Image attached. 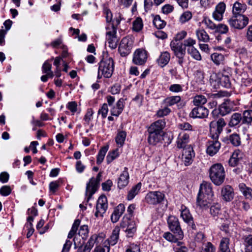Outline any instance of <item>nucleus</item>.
Segmentation results:
<instances>
[{"label":"nucleus","instance_id":"f257e3e1","mask_svg":"<svg viewBox=\"0 0 252 252\" xmlns=\"http://www.w3.org/2000/svg\"><path fill=\"white\" fill-rule=\"evenodd\" d=\"M166 122L164 120H158L152 123L148 128V141L150 144L155 145L161 141Z\"/></svg>","mask_w":252,"mask_h":252},{"label":"nucleus","instance_id":"f03ea898","mask_svg":"<svg viewBox=\"0 0 252 252\" xmlns=\"http://www.w3.org/2000/svg\"><path fill=\"white\" fill-rule=\"evenodd\" d=\"M213 196L212 185L210 183L203 182L200 186L196 199L197 205L201 208L208 206L209 201Z\"/></svg>","mask_w":252,"mask_h":252},{"label":"nucleus","instance_id":"7ed1b4c3","mask_svg":"<svg viewBox=\"0 0 252 252\" xmlns=\"http://www.w3.org/2000/svg\"><path fill=\"white\" fill-rule=\"evenodd\" d=\"M209 176L212 182L217 186L221 185L224 181L225 172L220 163L212 165L209 169Z\"/></svg>","mask_w":252,"mask_h":252},{"label":"nucleus","instance_id":"20e7f679","mask_svg":"<svg viewBox=\"0 0 252 252\" xmlns=\"http://www.w3.org/2000/svg\"><path fill=\"white\" fill-rule=\"evenodd\" d=\"M114 68V63L113 59L107 56L104 55L99 63V72H101L105 78L111 77Z\"/></svg>","mask_w":252,"mask_h":252},{"label":"nucleus","instance_id":"39448f33","mask_svg":"<svg viewBox=\"0 0 252 252\" xmlns=\"http://www.w3.org/2000/svg\"><path fill=\"white\" fill-rule=\"evenodd\" d=\"M98 239L101 240L102 237L97 234L93 235L83 248L82 244L84 243V240L82 242L81 240L78 241V237H74L73 241L75 248H78V252H90L94 243L98 242Z\"/></svg>","mask_w":252,"mask_h":252},{"label":"nucleus","instance_id":"423d86ee","mask_svg":"<svg viewBox=\"0 0 252 252\" xmlns=\"http://www.w3.org/2000/svg\"><path fill=\"white\" fill-rule=\"evenodd\" d=\"M227 22L231 28L242 30L249 24V18L246 15H232Z\"/></svg>","mask_w":252,"mask_h":252},{"label":"nucleus","instance_id":"0eeeda50","mask_svg":"<svg viewBox=\"0 0 252 252\" xmlns=\"http://www.w3.org/2000/svg\"><path fill=\"white\" fill-rule=\"evenodd\" d=\"M226 123L223 118L211 121L209 124L210 136L212 139H219Z\"/></svg>","mask_w":252,"mask_h":252},{"label":"nucleus","instance_id":"6e6552de","mask_svg":"<svg viewBox=\"0 0 252 252\" xmlns=\"http://www.w3.org/2000/svg\"><path fill=\"white\" fill-rule=\"evenodd\" d=\"M101 177L102 173L101 172H99L95 178L92 177L87 184L85 193L87 197V201H89V200L91 199L93 195L97 190Z\"/></svg>","mask_w":252,"mask_h":252},{"label":"nucleus","instance_id":"1a4fd4ad","mask_svg":"<svg viewBox=\"0 0 252 252\" xmlns=\"http://www.w3.org/2000/svg\"><path fill=\"white\" fill-rule=\"evenodd\" d=\"M234 106L235 104L233 101L227 99L219 106L218 109L213 110L211 114L214 119H216L218 114L222 116H225L234 110Z\"/></svg>","mask_w":252,"mask_h":252},{"label":"nucleus","instance_id":"9d476101","mask_svg":"<svg viewBox=\"0 0 252 252\" xmlns=\"http://www.w3.org/2000/svg\"><path fill=\"white\" fill-rule=\"evenodd\" d=\"M106 39L108 42V46L112 49L117 48L119 38L117 37L116 27L114 24H112L111 27H106Z\"/></svg>","mask_w":252,"mask_h":252},{"label":"nucleus","instance_id":"9b49d317","mask_svg":"<svg viewBox=\"0 0 252 252\" xmlns=\"http://www.w3.org/2000/svg\"><path fill=\"white\" fill-rule=\"evenodd\" d=\"M167 223L169 229L179 239H182L184 234L178 219L174 216H171L168 219Z\"/></svg>","mask_w":252,"mask_h":252},{"label":"nucleus","instance_id":"f8f14e48","mask_svg":"<svg viewBox=\"0 0 252 252\" xmlns=\"http://www.w3.org/2000/svg\"><path fill=\"white\" fill-rule=\"evenodd\" d=\"M165 198L163 193L159 191H150L145 198V201L151 205H157L161 203Z\"/></svg>","mask_w":252,"mask_h":252},{"label":"nucleus","instance_id":"ddd939ff","mask_svg":"<svg viewBox=\"0 0 252 252\" xmlns=\"http://www.w3.org/2000/svg\"><path fill=\"white\" fill-rule=\"evenodd\" d=\"M147 58V51L144 49L139 48L134 52L132 62L135 64L142 65L146 63Z\"/></svg>","mask_w":252,"mask_h":252},{"label":"nucleus","instance_id":"4468645a","mask_svg":"<svg viewBox=\"0 0 252 252\" xmlns=\"http://www.w3.org/2000/svg\"><path fill=\"white\" fill-rule=\"evenodd\" d=\"M132 41L128 37L123 38L119 47V52L122 57L127 56L131 52L132 47Z\"/></svg>","mask_w":252,"mask_h":252},{"label":"nucleus","instance_id":"2eb2a0df","mask_svg":"<svg viewBox=\"0 0 252 252\" xmlns=\"http://www.w3.org/2000/svg\"><path fill=\"white\" fill-rule=\"evenodd\" d=\"M107 199L105 195H101L97 201L95 216L96 217H102L107 209Z\"/></svg>","mask_w":252,"mask_h":252},{"label":"nucleus","instance_id":"dca6fc26","mask_svg":"<svg viewBox=\"0 0 252 252\" xmlns=\"http://www.w3.org/2000/svg\"><path fill=\"white\" fill-rule=\"evenodd\" d=\"M194 157L195 153L191 146H188L183 149L182 160L186 166H189L192 163Z\"/></svg>","mask_w":252,"mask_h":252},{"label":"nucleus","instance_id":"f3484780","mask_svg":"<svg viewBox=\"0 0 252 252\" xmlns=\"http://www.w3.org/2000/svg\"><path fill=\"white\" fill-rule=\"evenodd\" d=\"M209 140L207 143V153L210 156H213L216 154L220 148V143L218 141V139H212Z\"/></svg>","mask_w":252,"mask_h":252},{"label":"nucleus","instance_id":"a211bd4d","mask_svg":"<svg viewBox=\"0 0 252 252\" xmlns=\"http://www.w3.org/2000/svg\"><path fill=\"white\" fill-rule=\"evenodd\" d=\"M209 110L203 106H196L193 108L189 114L193 118H204L208 116Z\"/></svg>","mask_w":252,"mask_h":252},{"label":"nucleus","instance_id":"6ab92c4d","mask_svg":"<svg viewBox=\"0 0 252 252\" xmlns=\"http://www.w3.org/2000/svg\"><path fill=\"white\" fill-rule=\"evenodd\" d=\"M189 141V135L185 132H180L177 137L176 141L177 147L179 149H185L188 146H191L188 145Z\"/></svg>","mask_w":252,"mask_h":252},{"label":"nucleus","instance_id":"aec40b11","mask_svg":"<svg viewBox=\"0 0 252 252\" xmlns=\"http://www.w3.org/2000/svg\"><path fill=\"white\" fill-rule=\"evenodd\" d=\"M226 8V5L223 2L219 3L215 7V10L213 13V17L218 21H220L223 19V14Z\"/></svg>","mask_w":252,"mask_h":252},{"label":"nucleus","instance_id":"412c9836","mask_svg":"<svg viewBox=\"0 0 252 252\" xmlns=\"http://www.w3.org/2000/svg\"><path fill=\"white\" fill-rule=\"evenodd\" d=\"M125 106V99L120 98L115 105L112 106L110 110L111 115L113 116L118 117L123 112Z\"/></svg>","mask_w":252,"mask_h":252},{"label":"nucleus","instance_id":"4be33fe9","mask_svg":"<svg viewBox=\"0 0 252 252\" xmlns=\"http://www.w3.org/2000/svg\"><path fill=\"white\" fill-rule=\"evenodd\" d=\"M183 46L182 42H177L176 41H172L170 43L171 49L174 52L175 56L186 55V48L183 47Z\"/></svg>","mask_w":252,"mask_h":252},{"label":"nucleus","instance_id":"5701e85b","mask_svg":"<svg viewBox=\"0 0 252 252\" xmlns=\"http://www.w3.org/2000/svg\"><path fill=\"white\" fill-rule=\"evenodd\" d=\"M181 217L184 221L188 223L192 229L195 230L196 229V225L194 223L193 217L188 209L186 208L183 209L181 211Z\"/></svg>","mask_w":252,"mask_h":252},{"label":"nucleus","instance_id":"b1692460","mask_svg":"<svg viewBox=\"0 0 252 252\" xmlns=\"http://www.w3.org/2000/svg\"><path fill=\"white\" fill-rule=\"evenodd\" d=\"M129 182V174L128 168L125 167L122 173L121 174L118 181V188L122 189L126 187Z\"/></svg>","mask_w":252,"mask_h":252},{"label":"nucleus","instance_id":"393cba45","mask_svg":"<svg viewBox=\"0 0 252 252\" xmlns=\"http://www.w3.org/2000/svg\"><path fill=\"white\" fill-rule=\"evenodd\" d=\"M125 206L124 204L121 203L119 204L115 209L113 213L111 215V219L113 222H117L121 216L125 211Z\"/></svg>","mask_w":252,"mask_h":252},{"label":"nucleus","instance_id":"a878e982","mask_svg":"<svg viewBox=\"0 0 252 252\" xmlns=\"http://www.w3.org/2000/svg\"><path fill=\"white\" fill-rule=\"evenodd\" d=\"M120 231V227L116 226L113 230L110 238L104 242V244L109 245V246H114L116 244L119 238Z\"/></svg>","mask_w":252,"mask_h":252},{"label":"nucleus","instance_id":"bb28decb","mask_svg":"<svg viewBox=\"0 0 252 252\" xmlns=\"http://www.w3.org/2000/svg\"><path fill=\"white\" fill-rule=\"evenodd\" d=\"M221 195L225 201H231L234 197L233 188L229 185L224 186L221 189Z\"/></svg>","mask_w":252,"mask_h":252},{"label":"nucleus","instance_id":"cd10ccee","mask_svg":"<svg viewBox=\"0 0 252 252\" xmlns=\"http://www.w3.org/2000/svg\"><path fill=\"white\" fill-rule=\"evenodd\" d=\"M170 58V54L167 51H164L160 53L157 60V63L159 66L163 67L168 63Z\"/></svg>","mask_w":252,"mask_h":252},{"label":"nucleus","instance_id":"c85d7f7f","mask_svg":"<svg viewBox=\"0 0 252 252\" xmlns=\"http://www.w3.org/2000/svg\"><path fill=\"white\" fill-rule=\"evenodd\" d=\"M247 8V5L244 3L236 1L232 7V15H244Z\"/></svg>","mask_w":252,"mask_h":252},{"label":"nucleus","instance_id":"c756f323","mask_svg":"<svg viewBox=\"0 0 252 252\" xmlns=\"http://www.w3.org/2000/svg\"><path fill=\"white\" fill-rule=\"evenodd\" d=\"M242 159V155L240 151H235L229 160V164L231 166L238 165Z\"/></svg>","mask_w":252,"mask_h":252},{"label":"nucleus","instance_id":"7c9ffc66","mask_svg":"<svg viewBox=\"0 0 252 252\" xmlns=\"http://www.w3.org/2000/svg\"><path fill=\"white\" fill-rule=\"evenodd\" d=\"M229 244L230 239L228 237H222L219 245V252H231Z\"/></svg>","mask_w":252,"mask_h":252},{"label":"nucleus","instance_id":"2f4dec72","mask_svg":"<svg viewBox=\"0 0 252 252\" xmlns=\"http://www.w3.org/2000/svg\"><path fill=\"white\" fill-rule=\"evenodd\" d=\"M142 184L141 183H138L135 186H133L132 188L128 192L126 199L128 200L133 199L134 197L137 195L141 188Z\"/></svg>","mask_w":252,"mask_h":252},{"label":"nucleus","instance_id":"473e14b6","mask_svg":"<svg viewBox=\"0 0 252 252\" xmlns=\"http://www.w3.org/2000/svg\"><path fill=\"white\" fill-rule=\"evenodd\" d=\"M239 188L246 199H252V189L251 188L247 187L244 183H240Z\"/></svg>","mask_w":252,"mask_h":252},{"label":"nucleus","instance_id":"72a5a7b5","mask_svg":"<svg viewBox=\"0 0 252 252\" xmlns=\"http://www.w3.org/2000/svg\"><path fill=\"white\" fill-rule=\"evenodd\" d=\"M136 226L134 221L127 220V228L126 232L128 237H132L136 231Z\"/></svg>","mask_w":252,"mask_h":252},{"label":"nucleus","instance_id":"f704fd0d","mask_svg":"<svg viewBox=\"0 0 252 252\" xmlns=\"http://www.w3.org/2000/svg\"><path fill=\"white\" fill-rule=\"evenodd\" d=\"M126 137V132L125 131H118L115 137L116 144L120 147H122L124 144Z\"/></svg>","mask_w":252,"mask_h":252},{"label":"nucleus","instance_id":"c9c22d12","mask_svg":"<svg viewBox=\"0 0 252 252\" xmlns=\"http://www.w3.org/2000/svg\"><path fill=\"white\" fill-rule=\"evenodd\" d=\"M220 73H213L210 78V82L211 85L216 89L219 88L220 87Z\"/></svg>","mask_w":252,"mask_h":252},{"label":"nucleus","instance_id":"e433bc0d","mask_svg":"<svg viewBox=\"0 0 252 252\" xmlns=\"http://www.w3.org/2000/svg\"><path fill=\"white\" fill-rule=\"evenodd\" d=\"M242 117V124H247L248 125H251L252 123V110H245L243 113Z\"/></svg>","mask_w":252,"mask_h":252},{"label":"nucleus","instance_id":"4c0bfd02","mask_svg":"<svg viewBox=\"0 0 252 252\" xmlns=\"http://www.w3.org/2000/svg\"><path fill=\"white\" fill-rule=\"evenodd\" d=\"M196 35L199 41L207 42L209 41V36L204 29H199L196 31Z\"/></svg>","mask_w":252,"mask_h":252},{"label":"nucleus","instance_id":"58836bf2","mask_svg":"<svg viewBox=\"0 0 252 252\" xmlns=\"http://www.w3.org/2000/svg\"><path fill=\"white\" fill-rule=\"evenodd\" d=\"M242 117L241 114L239 113H235L233 114L231 117L229 123L230 126H234L238 125L241 122H242Z\"/></svg>","mask_w":252,"mask_h":252},{"label":"nucleus","instance_id":"ea45409f","mask_svg":"<svg viewBox=\"0 0 252 252\" xmlns=\"http://www.w3.org/2000/svg\"><path fill=\"white\" fill-rule=\"evenodd\" d=\"M89 233V229L88 225H83L81 226L79 230L78 235H75V237H78V241L81 240L80 237L82 238V241L85 240L88 237Z\"/></svg>","mask_w":252,"mask_h":252},{"label":"nucleus","instance_id":"a19ab883","mask_svg":"<svg viewBox=\"0 0 252 252\" xmlns=\"http://www.w3.org/2000/svg\"><path fill=\"white\" fill-rule=\"evenodd\" d=\"M240 80L242 87H249L252 83V79L246 72H243L240 75Z\"/></svg>","mask_w":252,"mask_h":252},{"label":"nucleus","instance_id":"79ce46f5","mask_svg":"<svg viewBox=\"0 0 252 252\" xmlns=\"http://www.w3.org/2000/svg\"><path fill=\"white\" fill-rule=\"evenodd\" d=\"M181 100L180 96H172L164 99L163 102L167 106H172L179 102Z\"/></svg>","mask_w":252,"mask_h":252},{"label":"nucleus","instance_id":"37998d69","mask_svg":"<svg viewBox=\"0 0 252 252\" xmlns=\"http://www.w3.org/2000/svg\"><path fill=\"white\" fill-rule=\"evenodd\" d=\"M220 87L227 89L231 88L232 85L229 77L222 73H220Z\"/></svg>","mask_w":252,"mask_h":252},{"label":"nucleus","instance_id":"c03bdc74","mask_svg":"<svg viewBox=\"0 0 252 252\" xmlns=\"http://www.w3.org/2000/svg\"><path fill=\"white\" fill-rule=\"evenodd\" d=\"M210 213L214 218L218 217L219 215H221L220 205L216 203L212 205L210 208Z\"/></svg>","mask_w":252,"mask_h":252},{"label":"nucleus","instance_id":"a18cd8bd","mask_svg":"<svg viewBox=\"0 0 252 252\" xmlns=\"http://www.w3.org/2000/svg\"><path fill=\"white\" fill-rule=\"evenodd\" d=\"M143 27V23L142 19L138 17L132 23V30L136 32H140Z\"/></svg>","mask_w":252,"mask_h":252},{"label":"nucleus","instance_id":"49530a36","mask_svg":"<svg viewBox=\"0 0 252 252\" xmlns=\"http://www.w3.org/2000/svg\"><path fill=\"white\" fill-rule=\"evenodd\" d=\"M108 150V148L106 146L103 147L100 149L97 155V164H100L102 163Z\"/></svg>","mask_w":252,"mask_h":252},{"label":"nucleus","instance_id":"de8ad7c7","mask_svg":"<svg viewBox=\"0 0 252 252\" xmlns=\"http://www.w3.org/2000/svg\"><path fill=\"white\" fill-rule=\"evenodd\" d=\"M212 61L217 65H220L222 63L224 60V56L220 53H214L211 56Z\"/></svg>","mask_w":252,"mask_h":252},{"label":"nucleus","instance_id":"09e8293b","mask_svg":"<svg viewBox=\"0 0 252 252\" xmlns=\"http://www.w3.org/2000/svg\"><path fill=\"white\" fill-rule=\"evenodd\" d=\"M80 222L81 221L79 219H76L75 220L72 226L71 229L68 234L67 238L68 239L72 238L76 234L78 226L80 224Z\"/></svg>","mask_w":252,"mask_h":252},{"label":"nucleus","instance_id":"8fccbe9b","mask_svg":"<svg viewBox=\"0 0 252 252\" xmlns=\"http://www.w3.org/2000/svg\"><path fill=\"white\" fill-rule=\"evenodd\" d=\"M187 52L194 60L197 61L201 60V56L199 51L194 47L188 48Z\"/></svg>","mask_w":252,"mask_h":252},{"label":"nucleus","instance_id":"3c124183","mask_svg":"<svg viewBox=\"0 0 252 252\" xmlns=\"http://www.w3.org/2000/svg\"><path fill=\"white\" fill-rule=\"evenodd\" d=\"M207 99L202 95H198L194 97L193 102L196 106H202V105L206 103Z\"/></svg>","mask_w":252,"mask_h":252},{"label":"nucleus","instance_id":"603ef678","mask_svg":"<svg viewBox=\"0 0 252 252\" xmlns=\"http://www.w3.org/2000/svg\"><path fill=\"white\" fill-rule=\"evenodd\" d=\"M153 24L158 29H161L163 28L166 25V22L161 20L159 15H156L154 20Z\"/></svg>","mask_w":252,"mask_h":252},{"label":"nucleus","instance_id":"864d4df0","mask_svg":"<svg viewBox=\"0 0 252 252\" xmlns=\"http://www.w3.org/2000/svg\"><path fill=\"white\" fill-rule=\"evenodd\" d=\"M229 140L234 146H238L241 144V139L238 134L233 133L230 135Z\"/></svg>","mask_w":252,"mask_h":252},{"label":"nucleus","instance_id":"5fc2aeb1","mask_svg":"<svg viewBox=\"0 0 252 252\" xmlns=\"http://www.w3.org/2000/svg\"><path fill=\"white\" fill-rule=\"evenodd\" d=\"M119 156L118 149H115L112 152H110L106 157L107 163H110Z\"/></svg>","mask_w":252,"mask_h":252},{"label":"nucleus","instance_id":"6e6d98bb","mask_svg":"<svg viewBox=\"0 0 252 252\" xmlns=\"http://www.w3.org/2000/svg\"><path fill=\"white\" fill-rule=\"evenodd\" d=\"M202 23L204 24L206 27L210 30H215L217 27V25L213 23L209 18L204 17Z\"/></svg>","mask_w":252,"mask_h":252},{"label":"nucleus","instance_id":"4d7b16f0","mask_svg":"<svg viewBox=\"0 0 252 252\" xmlns=\"http://www.w3.org/2000/svg\"><path fill=\"white\" fill-rule=\"evenodd\" d=\"M135 204H132L129 205L127 210L128 215H125L123 218V220L125 221H126V220H129L130 218L132 216L133 211L135 210Z\"/></svg>","mask_w":252,"mask_h":252},{"label":"nucleus","instance_id":"13d9d810","mask_svg":"<svg viewBox=\"0 0 252 252\" xmlns=\"http://www.w3.org/2000/svg\"><path fill=\"white\" fill-rule=\"evenodd\" d=\"M126 252H140V246L134 243H130L126 246Z\"/></svg>","mask_w":252,"mask_h":252},{"label":"nucleus","instance_id":"bf43d9fd","mask_svg":"<svg viewBox=\"0 0 252 252\" xmlns=\"http://www.w3.org/2000/svg\"><path fill=\"white\" fill-rule=\"evenodd\" d=\"M176 237H177L176 235L174 236L169 232H166L163 235V237L165 239L172 243H176L177 242V238Z\"/></svg>","mask_w":252,"mask_h":252},{"label":"nucleus","instance_id":"052dcab7","mask_svg":"<svg viewBox=\"0 0 252 252\" xmlns=\"http://www.w3.org/2000/svg\"><path fill=\"white\" fill-rule=\"evenodd\" d=\"M192 13L189 11L184 12L180 18V21L182 23H185L189 21L192 18Z\"/></svg>","mask_w":252,"mask_h":252},{"label":"nucleus","instance_id":"680f3d73","mask_svg":"<svg viewBox=\"0 0 252 252\" xmlns=\"http://www.w3.org/2000/svg\"><path fill=\"white\" fill-rule=\"evenodd\" d=\"M216 31L220 32L221 34L226 33L229 30L228 27L227 25L223 24H219L217 25Z\"/></svg>","mask_w":252,"mask_h":252},{"label":"nucleus","instance_id":"e2e57ef3","mask_svg":"<svg viewBox=\"0 0 252 252\" xmlns=\"http://www.w3.org/2000/svg\"><path fill=\"white\" fill-rule=\"evenodd\" d=\"M171 112V109L166 106L163 108L159 109L157 112V115L159 117H163L169 114Z\"/></svg>","mask_w":252,"mask_h":252},{"label":"nucleus","instance_id":"0e129e2a","mask_svg":"<svg viewBox=\"0 0 252 252\" xmlns=\"http://www.w3.org/2000/svg\"><path fill=\"white\" fill-rule=\"evenodd\" d=\"M178 127L183 130L185 131H191L192 130V126L189 123L187 122H183L180 124H179L178 125Z\"/></svg>","mask_w":252,"mask_h":252},{"label":"nucleus","instance_id":"69168bd1","mask_svg":"<svg viewBox=\"0 0 252 252\" xmlns=\"http://www.w3.org/2000/svg\"><path fill=\"white\" fill-rule=\"evenodd\" d=\"M183 44L185 48L194 47L193 46L196 44V40L191 38H188L184 41Z\"/></svg>","mask_w":252,"mask_h":252},{"label":"nucleus","instance_id":"338daca9","mask_svg":"<svg viewBox=\"0 0 252 252\" xmlns=\"http://www.w3.org/2000/svg\"><path fill=\"white\" fill-rule=\"evenodd\" d=\"M109 246L104 244L103 247L100 246L95 247L93 252H109Z\"/></svg>","mask_w":252,"mask_h":252},{"label":"nucleus","instance_id":"774afa93","mask_svg":"<svg viewBox=\"0 0 252 252\" xmlns=\"http://www.w3.org/2000/svg\"><path fill=\"white\" fill-rule=\"evenodd\" d=\"M245 247H252V235L245 236L243 237Z\"/></svg>","mask_w":252,"mask_h":252}]
</instances>
